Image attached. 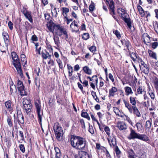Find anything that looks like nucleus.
Segmentation results:
<instances>
[{
    "label": "nucleus",
    "mask_w": 158,
    "mask_h": 158,
    "mask_svg": "<svg viewBox=\"0 0 158 158\" xmlns=\"http://www.w3.org/2000/svg\"><path fill=\"white\" fill-rule=\"evenodd\" d=\"M85 139L80 136L72 135L70 139L71 146L76 149L79 150L84 149L86 145Z\"/></svg>",
    "instance_id": "nucleus-1"
},
{
    "label": "nucleus",
    "mask_w": 158,
    "mask_h": 158,
    "mask_svg": "<svg viewBox=\"0 0 158 158\" xmlns=\"http://www.w3.org/2000/svg\"><path fill=\"white\" fill-rule=\"evenodd\" d=\"M130 133L128 137L129 139H138L146 142L149 140L148 137L146 135L137 133L132 128H130Z\"/></svg>",
    "instance_id": "nucleus-2"
},
{
    "label": "nucleus",
    "mask_w": 158,
    "mask_h": 158,
    "mask_svg": "<svg viewBox=\"0 0 158 158\" xmlns=\"http://www.w3.org/2000/svg\"><path fill=\"white\" fill-rule=\"evenodd\" d=\"M54 131L56 137L58 141H61L63 138V130L60 125L58 122L54 124L53 126Z\"/></svg>",
    "instance_id": "nucleus-3"
},
{
    "label": "nucleus",
    "mask_w": 158,
    "mask_h": 158,
    "mask_svg": "<svg viewBox=\"0 0 158 158\" xmlns=\"http://www.w3.org/2000/svg\"><path fill=\"white\" fill-rule=\"evenodd\" d=\"M118 13L120 14L123 19L124 22L127 23L128 27L131 29L132 27L131 23V20L129 18H126L127 13L125 10L122 8H118L117 10Z\"/></svg>",
    "instance_id": "nucleus-4"
},
{
    "label": "nucleus",
    "mask_w": 158,
    "mask_h": 158,
    "mask_svg": "<svg viewBox=\"0 0 158 158\" xmlns=\"http://www.w3.org/2000/svg\"><path fill=\"white\" fill-rule=\"evenodd\" d=\"M23 109L27 114L31 111L32 106L29 98H23Z\"/></svg>",
    "instance_id": "nucleus-5"
},
{
    "label": "nucleus",
    "mask_w": 158,
    "mask_h": 158,
    "mask_svg": "<svg viewBox=\"0 0 158 158\" xmlns=\"http://www.w3.org/2000/svg\"><path fill=\"white\" fill-rule=\"evenodd\" d=\"M54 28L56 31H59L57 32V34L60 37H61L63 34L65 35L66 38H68V35L66 30L64 28V27L59 24H54Z\"/></svg>",
    "instance_id": "nucleus-6"
},
{
    "label": "nucleus",
    "mask_w": 158,
    "mask_h": 158,
    "mask_svg": "<svg viewBox=\"0 0 158 158\" xmlns=\"http://www.w3.org/2000/svg\"><path fill=\"white\" fill-rule=\"evenodd\" d=\"M40 102L39 101H37L35 102V106L36 109V110L38 117V120L40 124L41 125L42 124V112L41 113L40 110L41 106Z\"/></svg>",
    "instance_id": "nucleus-7"
},
{
    "label": "nucleus",
    "mask_w": 158,
    "mask_h": 158,
    "mask_svg": "<svg viewBox=\"0 0 158 158\" xmlns=\"http://www.w3.org/2000/svg\"><path fill=\"white\" fill-rule=\"evenodd\" d=\"M12 60H13V64L16 69L18 73L21 76L23 74V72L21 68V63L19 57H17V58Z\"/></svg>",
    "instance_id": "nucleus-8"
},
{
    "label": "nucleus",
    "mask_w": 158,
    "mask_h": 158,
    "mask_svg": "<svg viewBox=\"0 0 158 158\" xmlns=\"http://www.w3.org/2000/svg\"><path fill=\"white\" fill-rule=\"evenodd\" d=\"M17 86L19 94L21 96H23L27 95V93L25 91L24 87L23 82L19 79L17 80Z\"/></svg>",
    "instance_id": "nucleus-9"
},
{
    "label": "nucleus",
    "mask_w": 158,
    "mask_h": 158,
    "mask_svg": "<svg viewBox=\"0 0 158 158\" xmlns=\"http://www.w3.org/2000/svg\"><path fill=\"white\" fill-rule=\"evenodd\" d=\"M107 140L109 144L111 147L112 146L114 147L116 146V138L114 135H112L111 136H109Z\"/></svg>",
    "instance_id": "nucleus-10"
},
{
    "label": "nucleus",
    "mask_w": 158,
    "mask_h": 158,
    "mask_svg": "<svg viewBox=\"0 0 158 158\" xmlns=\"http://www.w3.org/2000/svg\"><path fill=\"white\" fill-rule=\"evenodd\" d=\"M17 94V89L16 86L15 85L12 84L10 86V95H11L14 98H15Z\"/></svg>",
    "instance_id": "nucleus-11"
},
{
    "label": "nucleus",
    "mask_w": 158,
    "mask_h": 158,
    "mask_svg": "<svg viewBox=\"0 0 158 158\" xmlns=\"http://www.w3.org/2000/svg\"><path fill=\"white\" fill-rule=\"evenodd\" d=\"M116 127L120 130H125L127 128L126 124L123 122H119L117 124Z\"/></svg>",
    "instance_id": "nucleus-12"
},
{
    "label": "nucleus",
    "mask_w": 158,
    "mask_h": 158,
    "mask_svg": "<svg viewBox=\"0 0 158 158\" xmlns=\"http://www.w3.org/2000/svg\"><path fill=\"white\" fill-rule=\"evenodd\" d=\"M121 42L123 45L126 46L129 52H130L129 48L131 47V45L129 41L127 39H124L121 40Z\"/></svg>",
    "instance_id": "nucleus-13"
},
{
    "label": "nucleus",
    "mask_w": 158,
    "mask_h": 158,
    "mask_svg": "<svg viewBox=\"0 0 158 158\" xmlns=\"http://www.w3.org/2000/svg\"><path fill=\"white\" fill-rule=\"evenodd\" d=\"M23 14H24L25 17L31 23H32L33 19L31 16V12L27 10L23 11Z\"/></svg>",
    "instance_id": "nucleus-14"
},
{
    "label": "nucleus",
    "mask_w": 158,
    "mask_h": 158,
    "mask_svg": "<svg viewBox=\"0 0 158 158\" xmlns=\"http://www.w3.org/2000/svg\"><path fill=\"white\" fill-rule=\"evenodd\" d=\"M74 158H91V157L90 155L87 152H81L79 157L75 155Z\"/></svg>",
    "instance_id": "nucleus-15"
},
{
    "label": "nucleus",
    "mask_w": 158,
    "mask_h": 158,
    "mask_svg": "<svg viewBox=\"0 0 158 158\" xmlns=\"http://www.w3.org/2000/svg\"><path fill=\"white\" fill-rule=\"evenodd\" d=\"M5 106L9 110L10 113L11 114L13 111V108L12 106V102L10 100H8L5 103Z\"/></svg>",
    "instance_id": "nucleus-16"
},
{
    "label": "nucleus",
    "mask_w": 158,
    "mask_h": 158,
    "mask_svg": "<svg viewBox=\"0 0 158 158\" xmlns=\"http://www.w3.org/2000/svg\"><path fill=\"white\" fill-rule=\"evenodd\" d=\"M2 35L5 44L7 46L9 43V35L6 32L4 31L2 32Z\"/></svg>",
    "instance_id": "nucleus-17"
},
{
    "label": "nucleus",
    "mask_w": 158,
    "mask_h": 158,
    "mask_svg": "<svg viewBox=\"0 0 158 158\" xmlns=\"http://www.w3.org/2000/svg\"><path fill=\"white\" fill-rule=\"evenodd\" d=\"M18 120V123L19 125L21 124H24V117L23 115L21 114H19L17 115Z\"/></svg>",
    "instance_id": "nucleus-18"
},
{
    "label": "nucleus",
    "mask_w": 158,
    "mask_h": 158,
    "mask_svg": "<svg viewBox=\"0 0 158 158\" xmlns=\"http://www.w3.org/2000/svg\"><path fill=\"white\" fill-rule=\"evenodd\" d=\"M114 9V5H109V9L110 11V14L112 15L113 18L115 19L116 20V18L115 16H114V15H115V13Z\"/></svg>",
    "instance_id": "nucleus-19"
},
{
    "label": "nucleus",
    "mask_w": 158,
    "mask_h": 158,
    "mask_svg": "<svg viewBox=\"0 0 158 158\" xmlns=\"http://www.w3.org/2000/svg\"><path fill=\"white\" fill-rule=\"evenodd\" d=\"M42 56L44 59H46L47 58H50L51 56L49 52H47L46 50L43 51L41 53Z\"/></svg>",
    "instance_id": "nucleus-20"
},
{
    "label": "nucleus",
    "mask_w": 158,
    "mask_h": 158,
    "mask_svg": "<svg viewBox=\"0 0 158 158\" xmlns=\"http://www.w3.org/2000/svg\"><path fill=\"white\" fill-rule=\"evenodd\" d=\"M129 53L130 57L131 58L132 60L134 62L137 61L138 60V58H139L140 57L136 53L134 52H132V53H131L130 51V52Z\"/></svg>",
    "instance_id": "nucleus-21"
},
{
    "label": "nucleus",
    "mask_w": 158,
    "mask_h": 158,
    "mask_svg": "<svg viewBox=\"0 0 158 158\" xmlns=\"http://www.w3.org/2000/svg\"><path fill=\"white\" fill-rule=\"evenodd\" d=\"M117 91V89L115 87H112V88L109 90V97H113L114 96V93Z\"/></svg>",
    "instance_id": "nucleus-22"
},
{
    "label": "nucleus",
    "mask_w": 158,
    "mask_h": 158,
    "mask_svg": "<svg viewBox=\"0 0 158 158\" xmlns=\"http://www.w3.org/2000/svg\"><path fill=\"white\" fill-rule=\"evenodd\" d=\"M132 110H133V113L134 114L138 117H140L141 116V114L136 106H132Z\"/></svg>",
    "instance_id": "nucleus-23"
},
{
    "label": "nucleus",
    "mask_w": 158,
    "mask_h": 158,
    "mask_svg": "<svg viewBox=\"0 0 158 158\" xmlns=\"http://www.w3.org/2000/svg\"><path fill=\"white\" fill-rule=\"evenodd\" d=\"M83 70L84 73L88 75H91L92 73L91 69H90L89 67L87 66H85L83 67Z\"/></svg>",
    "instance_id": "nucleus-24"
},
{
    "label": "nucleus",
    "mask_w": 158,
    "mask_h": 158,
    "mask_svg": "<svg viewBox=\"0 0 158 158\" xmlns=\"http://www.w3.org/2000/svg\"><path fill=\"white\" fill-rule=\"evenodd\" d=\"M123 101L125 107L127 108L129 111L131 113L132 112V108L131 105L125 99L123 100Z\"/></svg>",
    "instance_id": "nucleus-25"
},
{
    "label": "nucleus",
    "mask_w": 158,
    "mask_h": 158,
    "mask_svg": "<svg viewBox=\"0 0 158 158\" xmlns=\"http://www.w3.org/2000/svg\"><path fill=\"white\" fill-rule=\"evenodd\" d=\"M81 115L82 117L86 118L88 120H90V118L88 114L85 112V110H83L81 112Z\"/></svg>",
    "instance_id": "nucleus-26"
},
{
    "label": "nucleus",
    "mask_w": 158,
    "mask_h": 158,
    "mask_svg": "<svg viewBox=\"0 0 158 158\" xmlns=\"http://www.w3.org/2000/svg\"><path fill=\"white\" fill-rule=\"evenodd\" d=\"M141 72L146 75H148L149 73V69L147 65L140 68Z\"/></svg>",
    "instance_id": "nucleus-27"
},
{
    "label": "nucleus",
    "mask_w": 158,
    "mask_h": 158,
    "mask_svg": "<svg viewBox=\"0 0 158 158\" xmlns=\"http://www.w3.org/2000/svg\"><path fill=\"white\" fill-rule=\"evenodd\" d=\"M154 91L153 89H152L150 87H148V94L150 95L151 98L154 100L155 98L154 94Z\"/></svg>",
    "instance_id": "nucleus-28"
},
{
    "label": "nucleus",
    "mask_w": 158,
    "mask_h": 158,
    "mask_svg": "<svg viewBox=\"0 0 158 158\" xmlns=\"http://www.w3.org/2000/svg\"><path fill=\"white\" fill-rule=\"evenodd\" d=\"M124 90L126 93V95H128L130 94H132L133 93L131 88L129 86H126L124 87Z\"/></svg>",
    "instance_id": "nucleus-29"
},
{
    "label": "nucleus",
    "mask_w": 158,
    "mask_h": 158,
    "mask_svg": "<svg viewBox=\"0 0 158 158\" xmlns=\"http://www.w3.org/2000/svg\"><path fill=\"white\" fill-rule=\"evenodd\" d=\"M137 94H135V95L137 96L139 94H143L146 92L143 89L142 86H139V87L137 89Z\"/></svg>",
    "instance_id": "nucleus-30"
},
{
    "label": "nucleus",
    "mask_w": 158,
    "mask_h": 158,
    "mask_svg": "<svg viewBox=\"0 0 158 158\" xmlns=\"http://www.w3.org/2000/svg\"><path fill=\"white\" fill-rule=\"evenodd\" d=\"M154 86L156 91L158 94V78L155 77L153 80Z\"/></svg>",
    "instance_id": "nucleus-31"
},
{
    "label": "nucleus",
    "mask_w": 158,
    "mask_h": 158,
    "mask_svg": "<svg viewBox=\"0 0 158 158\" xmlns=\"http://www.w3.org/2000/svg\"><path fill=\"white\" fill-rule=\"evenodd\" d=\"M56 152L55 154V158H60L61 156L60 151L59 148L57 147H56L54 148Z\"/></svg>",
    "instance_id": "nucleus-32"
},
{
    "label": "nucleus",
    "mask_w": 158,
    "mask_h": 158,
    "mask_svg": "<svg viewBox=\"0 0 158 158\" xmlns=\"http://www.w3.org/2000/svg\"><path fill=\"white\" fill-rule=\"evenodd\" d=\"M7 121L8 124L10 127H12L13 126V124L12 120L11 117L9 115L8 116L7 118Z\"/></svg>",
    "instance_id": "nucleus-33"
},
{
    "label": "nucleus",
    "mask_w": 158,
    "mask_h": 158,
    "mask_svg": "<svg viewBox=\"0 0 158 158\" xmlns=\"http://www.w3.org/2000/svg\"><path fill=\"white\" fill-rule=\"evenodd\" d=\"M136 97H130L129 98V100L130 103L132 105V106H136Z\"/></svg>",
    "instance_id": "nucleus-34"
},
{
    "label": "nucleus",
    "mask_w": 158,
    "mask_h": 158,
    "mask_svg": "<svg viewBox=\"0 0 158 158\" xmlns=\"http://www.w3.org/2000/svg\"><path fill=\"white\" fill-rule=\"evenodd\" d=\"M148 53L150 57L155 59H157L156 55L155 52H154L151 50H148Z\"/></svg>",
    "instance_id": "nucleus-35"
},
{
    "label": "nucleus",
    "mask_w": 158,
    "mask_h": 158,
    "mask_svg": "<svg viewBox=\"0 0 158 158\" xmlns=\"http://www.w3.org/2000/svg\"><path fill=\"white\" fill-rule=\"evenodd\" d=\"M53 39L54 41L55 44L57 46L59 47L60 44L59 37L57 36L54 35Z\"/></svg>",
    "instance_id": "nucleus-36"
},
{
    "label": "nucleus",
    "mask_w": 158,
    "mask_h": 158,
    "mask_svg": "<svg viewBox=\"0 0 158 158\" xmlns=\"http://www.w3.org/2000/svg\"><path fill=\"white\" fill-rule=\"evenodd\" d=\"M21 59L23 63L24 64H26L27 63V61L26 58V56L23 54L21 55Z\"/></svg>",
    "instance_id": "nucleus-37"
},
{
    "label": "nucleus",
    "mask_w": 158,
    "mask_h": 158,
    "mask_svg": "<svg viewBox=\"0 0 158 158\" xmlns=\"http://www.w3.org/2000/svg\"><path fill=\"white\" fill-rule=\"evenodd\" d=\"M137 8L140 14L142 16L145 15V12L143 10L142 7L140 6H137Z\"/></svg>",
    "instance_id": "nucleus-38"
},
{
    "label": "nucleus",
    "mask_w": 158,
    "mask_h": 158,
    "mask_svg": "<svg viewBox=\"0 0 158 158\" xmlns=\"http://www.w3.org/2000/svg\"><path fill=\"white\" fill-rule=\"evenodd\" d=\"M129 153L128 157L129 158H136L135 157V153L133 150L131 149L128 152Z\"/></svg>",
    "instance_id": "nucleus-39"
},
{
    "label": "nucleus",
    "mask_w": 158,
    "mask_h": 158,
    "mask_svg": "<svg viewBox=\"0 0 158 158\" xmlns=\"http://www.w3.org/2000/svg\"><path fill=\"white\" fill-rule=\"evenodd\" d=\"M152 125V119L151 118L150 120H147L146 122L145 127L147 128L150 129Z\"/></svg>",
    "instance_id": "nucleus-40"
},
{
    "label": "nucleus",
    "mask_w": 158,
    "mask_h": 158,
    "mask_svg": "<svg viewBox=\"0 0 158 158\" xmlns=\"http://www.w3.org/2000/svg\"><path fill=\"white\" fill-rule=\"evenodd\" d=\"M67 65L68 69L69 76L70 77L71 76L73 72V68L71 66L69 65V64H68Z\"/></svg>",
    "instance_id": "nucleus-41"
},
{
    "label": "nucleus",
    "mask_w": 158,
    "mask_h": 158,
    "mask_svg": "<svg viewBox=\"0 0 158 158\" xmlns=\"http://www.w3.org/2000/svg\"><path fill=\"white\" fill-rule=\"evenodd\" d=\"M139 63H140L139 64L140 68L142 67L143 66H145L146 65V64L142 60V59L139 57V58H138V60L137 61Z\"/></svg>",
    "instance_id": "nucleus-42"
},
{
    "label": "nucleus",
    "mask_w": 158,
    "mask_h": 158,
    "mask_svg": "<svg viewBox=\"0 0 158 158\" xmlns=\"http://www.w3.org/2000/svg\"><path fill=\"white\" fill-rule=\"evenodd\" d=\"M79 122L82 128L85 129V126L84 120L82 118L80 119H79Z\"/></svg>",
    "instance_id": "nucleus-43"
},
{
    "label": "nucleus",
    "mask_w": 158,
    "mask_h": 158,
    "mask_svg": "<svg viewBox=\"0 0 158 158\" xmlns=\"http://www.w3.org/2000/svg\"><path fill=\"white\" fill-rule=\"evenodd\" d=\"M70 28L71 31L73 32H77L79 31V28L77 27H75L73 25L71 27H70Z\"/></svg>",
    "instance_id": "nucleus-44"
},
{
    "label": "nucleus",
    "mask_w": 158,
    "mask_h": 158,
    "mask_svg": "<svg viewBox=\"0 0 158 158\" xmlns=\"http://www.w3.org/2000/svg\"><path fill=\"white\" fill-rule=\"evenodd\" d=\"M104 130L106 134L108 136L110 135V130L108 126H106L104 128Z\"/></svg>",
    "instance_id": "nucleus-45"
},
{
    "label": "nucleus",
    "mask_w": 158,
    "mask_h": 158,
    "mask_svg": "<svg viewBox=\"0 0 158 158\" xmlns=\"http://www.w3.org/2000/svg\"><path fill=\"white\" fill-rule=\"evenodd\" d=\"M89 37V34L87 33H84L82 36V38L84 40H87Z\"/></svg>",
    "instance_id": "nucleus-46"
},
{
    "label": "nucleus",
    "mask_w": 158,
    "mask_h": 158,
    "mask_svg": "<svg viewBox=\"0 0 158 158\" xmlns=\"http://www.w3.org/2000/svg\"><path fill=\"white\" fill-rule=\"evenodd\" d=\"M57 63L58 64L60 68L62 69L63 68V63L61 59H57L56 60Z\"/></svg>",
    "instance_id": "nucleus-47"
},
{
    "label": "nucleus",
    "mask_w": 158,
    "mask_h": 158,
    "mask_svg": "<svg viewBox=\"0 0 158 158\" xmlns=\"http://www.w3.org/2000/svg\"><path fill=\"white\" fill-rule=\"evenodd\" d=\"M113 110L117 115H120L121 112L119 110L117 107H114L113 108Z\"/></svg>",
    "instance_id": "nucleus-48"
},
{
    "label": "nucleus",
    "mask_w": 158,
    "mask_h": 158,
    "mask_svg": "<svg viewBox=\"0 0 158 158\" xmlns=\"http://www.w3.org/2000/svg\"><path fill=\"white\" fill-rule=\"evenodd\" d=\"M89 131L92 135L94 134V131L93 126L90 125V123H89Z\"/></svg>",
    "instance_id": "nucleus-49"
},
{
    "label": "nucleus",
    "mask_w": 158,
    "mask_h": 158,
    "mask_svg": "<svg viewBox=\"0 0 158 158\" xmlns=\"http://www.w3.org/2000/svg\"><path fill=\"white\" fill-rule=\"evenodd\" d=\"M113 32L116 35L118 39H120L121 37V35L119 31L117 30H113Z\"/></svg>",
    "instance_id": "nucleus-50"
},
{
    "label": "nucleus",
    "mask_w": 158,
    "mask_h": 158,
    "mask_svg": "<svg viewBox=\"0 0 158 158\" xmlns=\"http://www.w3.org/2000/svg\"><path fill=\"white\" fill-rule=\"evenodd\" d=\"M114 147H115V151L116 155L117 156H118L120 155V154L121 153V151L119 149L117 145L115 146Z\"/></svg>",
    "instance_id": "nucleus-51"
},
{
    "label": "nucleus",
    "mask_w": 158,
    "mask_h": 158,
    "mask_svg": "<svg viewBox=\"0 0 158 158\" xmlns=\"http://www.w3.org/2000/svg\"><path fill=\"white\" fill-rule=\"evenodd\" d=\"M47 27L48 29L50 32H53L54 29H54V26L53 27L52 24H50L48 25Z\"/></svg>",
    "instance_id": "nucleus-52"
},
{
    "label": "nucleus",
    "mask_w": 158,
    "mask_h": 158,
    "mask_svg": "<svg viewBox=\"0 0 158 158\" xmlns=\"http://www.w3.org/2000/svg\"><path fill=\"white\" fill-rule=\"evenodd\" d=\"M19 148L20 150L23 153H24L25 152V150L24 145L23 144H21L19 145Z\"/></svg>",
    "instance_id": "nucleus-53"
},
{
    "label": "nucleus",
    "mask_w": 158,
    "mask_h": 158,
    "mask_svg": "<svg viewBox=\"0 0 158 158\" xmlns=\"http://www.w3.org/2000/svg\"><path fill=\"white\" fill-rule=\"evenodd\" d=\"M124 120H127L129 123H130L131 125H132V123L130 119V118L128 117V116L126 115L125 116V117L124 118Z\"/></svg>",
    "instance_id": "nucleus-54"
},
{
    "label": "nucleus",
    "mask_w": 158,
    "mask_h": 158,
    "mask_svg": "<svg viewBox=\"0 0 158 158\" xmlns=\"http://www.w3.org/2000/svg\"><path fill=\"white\" fill-rule=\"evenodd\" d=\"M100 130L101 131H103L104 128L106 126L105 125L102 123H101L98 126Z\"/></svg>",
    "instance_id": "nucleus-55"
},
{
    "label": "nucleus",
    "mask_w": 158,
    "mask_h": 158,
    "mask_svg": "<svg viewBox=\"0 0 158 158\" xmlns=\"http://www.w3.org/2000/svg\"><path fill=\"white\" fill-rule=\"evenodd\" d=\"M11 57L12 59H13L17 58V57H18V56L15 52H11Z\"/></svg>",
    "instance_id": "nucleus-56"
},
{
    "label": "nucleus",
    "mask_w": 158,
    "mask_h": 158,
    "mask_svg": "<svg viewBox=\"0 0 158 158\" xmlns=\"http://www.w3.org/2000/svg\"><path fill=\"white\" fill-rule=\"evenodd\" d=\"M51 13L52 16L54 15L56 17L57 16V13L56 8H54V10H52Z\"/></svg>",
    "instance_id": "nucleus-57"
},
{
    "label": "nucleus",
    "mask_w": 158,
    "mask_h": 158,
    "mask_svg": "<svg viewBox=\"0 0 158 158\" xmlns=\"http://www.w3.org/2000/svg\"><path fill=\"white\" fill-rule=\"evenodd\" d=\"M94 8L95 6L94 3L91 4L89 6V10L91 12L93 11Z\"/></svg>",
    "instance_id": "nucleus-58"
},
{
    "label": "nucleus",
    "mask_w": 158,
    "mask_h": 158,
    "mask_svg": "<svg viewBox=\"0 0 158 158\" xmlns=\"http://www.w3.org/2000/svg\"><path fill=\"white\" fill-rule=\"evenodd\" d=\"M62 9L63 11L62 13L66 14L69 12V9L68 8L66 7H63L62 8Z\"/></svg>",
    "instance_id": "nucleus-59"
},
{
    "label": "nucleus",
    "mask_w": 158,
    "mask_h": 158,
    "mask_svg": "<svg viewBox=\"0 0 158 158\" xmlns=\"http://www.w3.org/2000/svg\"><path fill=\"white\" fill-rule=\"evenodd\" d=\"M31 40L33 42L37 41L38 40V38L36 35H33L31 37Z\"/></svg>",
    "instance_id": "nucleus-60"
},
{
    "label": "nucleus",
    "mask_w": 158,
    "mask_h": 158,
    "mask_svg": "<svg viewBox=\"0 0 158 158\" xmlns=\"http://www.w3.org/2000/svg\"><path fill=\"white\" fill-rule=\"evenodd\" d=\"M95 78V81H96V83H98V78H97V75H94L92 77L89 79V80L90 81H93V78Z\"/></svg>",
    "instance_id": "nucleus-61"
},
{
    "label": "nucleus",
    "mask_w": 158,
    "mask_h": 158,
    "mask_svg": "<svg viewBox=\"0 0 158 158\" xmlns=\"http://www.w3.org/2000/svg\"><path fill=\"white\" fill-rule=\"evenodd\" d=\"M90 51L92 52H93L96 51V47L95 46H91L89 48Z\"/></svg>",
    "instance_id": "nucleus-62"
},
{
    "label": "nucleus",
    "mask_w": 158,
    "mask_h": 158,
    "mask_svg": "<svg viewBox=\"0 0 158 158\" xmlns=\"http://www.w3.org/2000/svg\"><path fill=\"white\" fill-rule=\"evenodd\" d=\"M158 44L157 42H154L152 44V47L153 49H155L158 46Z\"/></svg>",
    "instance_id": "nucleus-63"
},
{
    "label": "nucleus",
    "mask_w": 158,
    "mask_h": 158,
    "mask_svg": "<svg viewBox=\"0 0 158 158\" xmlns=\"http://www.w3.org/2000/svg\"><path fill=\"white\" fill-rule=\"evenodd\" d=\"M154 125L155 127L158 126V119L157 118L154 121Z\"/></svg>",
    "instance_id": "nucleus-64"
}]
</instances>
